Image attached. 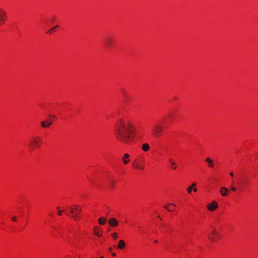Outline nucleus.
<instances>
[{
	"instance_id": "dca6fc26",
	"label": "nucleus",
	"mask_w": 258,
	"mask_h": 258,
	"mask_svg": "<svg viewBox=\"0 0 258 258\" xmlns=\"http://www.w3.org/2000/svg\"><path fill=\"white\" fill-rule=\"evenodd\" d=\"M208 238L210 240L212 241H215L219 238V237H217V236L213 235L212 234H209L208 235Z\"/></svg>"
},
{
	"instance_id": "7ed1b4c3",
	"label": "nucleus",
	"mask_w": 258,
	"mask_h": 258,
	"mask_svg": "<svg viewBox=\"0 0 258 258\" xmlns=\"http://www.w3.org/2000/svg\"><path fill=\"white\" fill-rule=\"evenodd\" d=\"M41 144V139L39 136H36L31 139L30 141V146L32 148H38Z\"/></svg>"
},
{
	"instance_id": "f257e3e1",
	"label": "nucleus",
	"mask_w": 258,
	"mask_h": 258,
	"mask_svg": "<svg viewBox=\"0 0 258 258\" xmlns=\"http://www.w3.org/2000/svg\"><path fill=\"white\" fill-rule=\"evenodd\" d=\"M136 128L131 121L120 120L116 123L115 135L117 139L123 144H127L136 135Z\"/></svg>"
},
{
	"instance_id": "bb28decb",
	"label": "nucleus",
	"mask_w": 258,
	"mask_h": 258,
	"mask_svg": "<svg viewBox=\"0 0 258 258\" xmlns=\"http://www.w3.org/2000/svg\"><path fill=\"white\" fill-rule=\"evenodd\" d=\"M17 217L14 216L12 218V220L13 221H17Z\"/></svg>"
},
{
	"instance_id": "f704fd0d",
	"label": "nucleus",
	"mask_w": 258,
	"mask_h": 258,
	"mask_svg": "<svg viewBox=\"0 0 258 258\" xmlns=\"http://www.w3.org/2000/svg\"><path fill=\"white\" fill-rule=\"evenodd\" d=\"M58 27V26H55V27H54V29H55V28H57Z\"/></svg>"
},
{
	"instance_id": "aec40b11",
	"label": "nucleus",
	"mask_w": 258,
	"mask_h": 258,
	"mask_svg": "<svg viewBox=\"0 0 258 258\" xmlns=\"http://www.w3.org/2000/svg\"><path fill=\"white\" fill-rule=\"evenodd\" d=\"M169 162L171 163V165L173 166H172V168L173 169H175L176 167L175 166L176 163H175V162H174L173 160L171 159L169 160Z\"/></svg>"
},
{
	"instance_id": "c9c22d12",
	"label": "nucleus",
	"mask_w": 258,
	"mask_h": 258,
	"mask_svg": "<svg viewBox=\"0 0 258 258\" xmlns=\"http://www.w3.org/2000/svg\"><path fill=\"white\" fill-rule=\"evenodd\" d=\"M155 243H157L158 242V241L157 240H155Z\"/></svg>"
},
{
	"instance_id": "423d86ee",
	"label": "nucleus",
	"mask_w": 258,
	"mask_h": 258,
	"mask_svg": "<svg viewBox=\"0 0 258 258\" xmlns=\"http://www.w3.org/2000/svg\"><path fill=\"white\" fill-rule=\"evenodd\" d=\"M218 207V204L217 202L213 201L211 204L207 205V209L211 211L215 210Z\"/></svg>"
},
{
	"instance_id": "a211bd4d",
	"label": "nucleus",
	"mask_w": 258,
	"mask_h": 258,
	"mask_svg": "<svg viewBox=\"0 0 258 258\" xmlns=\"http://www.w3.org/2000/svg\"><path fill=\"white\" fill-rule=\"evenodd\" d=\"M106 222V219L104 217H100L98 219V222L100 225H104Z\"/></svg>"
},
{
	"instance_id": "2f4dec72",
	"label": "nucleus",
	"mask_w": 258,
	"mask_h": 258,
	"mask_svg": "<svg viewBox=\"0 0 258 258\" xmlns=\"http://www.w3.org/2000/svg\"><path fill=\"white\" fill-rule=\"evenodd\" d=\"M112 256H115L116 255V253L115 252H113L112 253Z\"/></svg>"
},
{
	"instance_id": "72a5a7b5",
	"label": "nucleus",
	"mask_w": 258,
	"mask_h": 258,
	"mask_svg": "<svg viewBox=\"0 0 258 258\" xmlns=\"http://www.w3.org/2000/svg\"><path fill=\"white\" fill-rule=\"evenodd\" d=\"M122 91H123L124 95H125V92L124 91V90H122Z\"/></svg>"
},
{
	"instance_id": "4be33fe9",
	"label": "nucleus",
	"mask_w": 258,
	"mask_h": 258,
	"mask_svg": "<svg viewBox=\"0 0 258 258\" xmlns=\"http://www.w3.org/2000/svg\"><path fill=\"white\" fill-rule=\"evenodd\" d=\"M111 235L113 239H116L117 238V234L116 233H112Z\"/></svg>"
},
{
	"instance_id": "6e6552de",
	"label": "nucleus",
	"mask_w": 258,
	"mask_h": 258,
	"mask_svg": "<svg viewBox=\"0 0 258 258\" xmlns=\"http://www.w3.org/2000/svg\"><path fill=\"white\" fill-rule=\"evenodd\" d=\"M228 189L225 187H222L221 188L220 192L221 195L223 197L227 196L228 193Z\"/></svg>"
},
{
	"instance_id": "f8f14e48",
	"label": "nucleus",
	"mask_w": 258,
	"mask_h": 258,
	"mask_svg": "<svg viewBox=\"0 0 258 258\" xmlns=\"http://www.w3.org/2000/svg\"><path fill=\"white\" fill-rule=\"evenodd\" d=\"M106 46L108 47L112 46L113 44V40L110 38H108L106 39L105 41Z\"/></svg>"
},
{
	"instance_id": "1a4fd4ad",
	"label": "nucleus",
	"mask_w": 258,
	"mask_h": 258,
	"mask_svg": "<svg viewBox=\"0 0 258 258\" xmlns=\"http://www.w3.org/2000/svg\"><path fill=\"white\" fill-rule=\"evenodd\" d=\"M51 121H42L41 122V125L42 127L47 128L50 126Z\"/></svg>"
},
{
	"instance_id": "c85d7f7f",
	"label": "nucleus",
	"mask_w": 258,
	"mask_h": 258,
	"mask_svg": "<svg viewBox=\"0 0 258 258\" xmlns=\"http://www.w3.org/2000/svg\"><path fill=\"white\" fill-rule=\"evenodd\" d=\"M196 186V184L195 183H192L190 186H192V188H193V187H195Z\"/></svg>"
},
{
	"instance_id": "a878e982",
	"label": "nucleus",
	"mask_w": 258,
	"mask_h": 258,
	"mask_svg": "<svg viewBox=\"0 0 258 258\" xmlns=\"http://www.w3.org/2000/svg\"><path fill=\"white\" fill-rule=\"evenodd\" d=\"M110 184H111L112 186H113L114 185V184H115L114 181L110 180Z\"/></svg>"
},
{
	"instance_id": "7c9ffc66",
	"label": "nucleus",
	"mask_w": 258,
	"mask_h": 258,
	"mask_svg": "<svg viewBox=\"0 0 258 258\" xmlns=\"http://www.w3.org/2000/svg\"><path fill=\"white\" fill-rule=\"evenodd\" d=\"M193 190H194L195 192H196V191H197L198 189H197V188H193Z\"/></svg>"
},
{
	"instance_id": "6ab92c4d",
	"label": "nucleus",
	"mask_w": 258,
	"mask_h": 258,
	"mask_svg": "<svg viewBox=\"0 0 258 258\" xmlns=\"http://www.w3.org/2000/svg\"><path fill=\"white\" fill-rule=\"evenodd\" d=\"M169 206H175V205L173 204V203H170V204H167V205H165L164 206V208L166 209H167L168 211H173V209H170V208H168V207Z\"/></svg>"
},
{
	"instance_id": "20e7f679",
	"label": "nucleus",
	"mask_w": 258,
	"mask_h": 258,
	"mask_svg": "<svg viewBox=\"0 0 258 258\" xmlns=\"http://www.w3.org/2000/svg\"><path fill=\"white\" fill-rule=\"evenodd\" d=\"M70 210V213L72 214L73 217L74 219L78 218L79 214L81 212V209L78 205H75L74 207H68Z\"/></svg>"
},
{
	"instance_id": "9b49d317",
	"label": "nucleus",
	"mask_w": 258,
	"mask_h": 258,
	"mask_svg": "<svg viewBox=\"0 0 258 258\" xmlns=\"http://www.w3.org/2000/svg\"><path fill=\"white\" fill-rule=\"evenodd\" d=\"M100 230H101V229L99 227H95L93 229L94 235L100 237L102 234L100 233Z\"/></svg>"
},
{
	"instance_id": "c756f323",
	"label": "nucleus",
	"mask_w": 258,
	"mask_h": 258,
	"mask_svg": "<svg viewBox=\"0 0 258 258\" xmlns=\"http://www.w3.org/2000/svg\"><path fill=\"white\" fill-rule=\"evenodd\" d=\"M230 175L231 176V177H233L234 176V174L232 172H230Z\"/></svg>"
},
{
	"instance_id": "393cba45",
	"label": "nucleus",
	"mask_w": 258,
	"mask_h": 258,
	"mask_svg": "<svg viewBox=\"0 0 258 258\" xmlns=\"http://www.w3.org/2000/svg\"><path fill=\"white\" fill-rule=\"evenodd\" d=\"M54 28H52V29H51L50 30H49L48 31V32L49 34H51V33L54 31Z\"/></svg>"
},
{
	"instance_id": "39448f33",
	"label": "nucleus",
	"mask_w": 258,
	"mask_h": 258,
	"mask_svg": "<svg viewBox=\"0 0 258 258\" xmlns=\"http://www.w3.org/2000/svg\"><path fill=\"white\" fill-rule=\"evenodd\" d=\"M6 18V12L2 9L0 8V25L4 24Z\"/></svg>"
},
{
	"instance_id": "cd10ccee",
	"label": "nucleus",
	"mask_w": 258,
	"mask_h": 258,
	"mask_svg": "<svg viewBox=\"0 0 258 258\" xmlns=\"http://www.w3.org/2000/svg\"><path fill=\"white\" fill-rule=\"evenodd\" d=\"M58 215L59 216H61L62 215V211L58 210Z\"/></svg>"
},
{
	"instance_id": "412c9836",
	"label": "nucleus",
	"mask_w": 258,
	"mask_h": 258,
	"mask_svg": "<svg viewBox=\"0 0 258 258\" xmlns=\"http://www.w3.org/2000/svg\"><path fill=\"white\" fill-rule=\"evenodd\" d=\"M213 235H215L216 236H217V237H219V234L217 233V232L214 230L212 233Z\"/></svg>"
},
{
	"instance_id": "b1692460",
	"label": "nucleus",
	"mask_w": 258,
	"mask_h": 258,
	"mask_svg": "<svg viewBox=\"0 0 258 258\" xmlns=\"http://www.w3.org/2000/svg\"><path fill=\"white\" fill-rule=\"evenodd\" d=\"M231 190H232V191H236V187H235V186H231Z\"/></svg>"
},
{
	"instance_id": "473e14b6",
	"label": "nucleus",
	"mask_w": 258,
	"mask_h": 258,
	"mask_svg": "<svg viewBox=\"0 0 258 258\" xmlns=\"http://www.w3.org/2000/svg\"><path fill=\"white\" fill-rule=\"evenodd\" d=\"M108 249H109V250L110 251H112V248H111V247H109V248H108Z\"/></svg>"
},
{
	"instance_id": "9d476101",
	"label": "nucleus",
	"mask_w": 258,
	"mask_h": 258,
	"mask_svg": "<svg viewBox=\"0 0 258 258\" xmlns=\"http://www.w3.org/2000/svg\"><path fill=\"white\" fill-rule=\"evenodd\" d=\"M130 155L128 154H125L122 158V160L124 164H127L130 160L128 159Z\"/></svg>"
},
{
	"instance_id": "5701e85b",
	"label": "nucleus",
	"mask_w": 258,
	"mask_h": 258,
	"mask_svg": "<svg viewBox=\"0 0 258 258\" xmlns=\"http://www.w3.org/2000/svg\"><path fill=\"white\" fill-rule=\"evenodd\" d=\"M192 186H188L187 188V192L189 193V194H190L191 191H192Z\"/></svg>"
},
{
	"instance_id": "2eb2a0df",
	"label": "nucleus",
	"mask_w": 258,
	"mask_h": 258,
	"mask_svg": "<svg viewBox=\"0 0 258 258\" xmlns=\"http://www.w3.org/2000/svg\"><path fill=\"white\" fill-rule=\"evenodd\" d=\"M150 149V146L147 143H144L142 145V149L144 151V152H147Z\"/></svg>"
},
{
	"instance_id": "0eeeda50",
	"label": "nucleus",
	"mask_w": 258,
	"mask_h": 258,
	"mask_svg": "<svg viewBox=\"0 0 258 258\" xmlns=\"http://www.w3.org/2000/svg\"><path fill=\"white\" fill-rule=\"evenodd\" d=\"M108 223L110 225V226L114 227L118 225V222L115 218H111L109 220Z\"/></svg>"
},
{
	"instance_id": "f03ea898",
	"label": "nucleus",
	"mask_w": 258,
	"mask_h": 258,
	"mask_svg": "<svg viewBox=\"0 0 258 258\" xmlns=\"http://www.w3.org/2000/svg\"><path fill=\"white\" fill-rule=\"evenodd\" d=\"M163 127L159 124H155L152 128L151 131L153 136L155 138H158L160 137L163 132Z\"/></svg>"
},
{
	"instance_id": "4468645a",
	"label": "nucleus",
	"mask_w": 258,
	"mask_h": 258,
	"mask_svg": "<svg viewBox=\"0 0 258 258\" xmlns=\"http://www.w3.org/2000/svg\"><path fill=\"white\" fill-rule=\"evenodd\" d=\"M125 246V243L122 240H120L118 242V247L119 249H123Z\"/></svg>"
},
{
	"instance_id": "f3484780",
	"label": "nucleus",
	"mask_w": 258,
	"mask_h": 258,
	"mask_svg": "<svg viewBox=\"0 0 258 258\" xmlns=\"http://www.w3.org/2000/svg\"><path fill=\"white\" fill-rule=\"evenodd\" d=\"M206 161L208 163V165L210 167H214V164L213 163V161L209 157H208L206 159Z\"/></svg>"
},
{
	"instance_id": "ddd939ff",
	"label": "nucleus",
	"mask_w": 258,
	"mask_h": 258,
	"mask_svg": "<svg viewBox=\"0 0 258 258\" xmlns=\"http://www.w3.org/2000/svg\"><path fill=\"white\" fill-rule=\"evenodd\" d=\"M133 165L136 169H141V170H144V169L143 166H141L139 164V163L137 162L136 161H135L133 163Z\"/></svg>"
},
{
	"instance_id": "e433bc0d",
	"label": "nucleus",
	"mask_w": 258,
	"mask_h": 258,
	"mask_svg": "<svg viewBox=\"0 0 258 258\" xmlns=\"http://www.w3.org/2000/svg\"><path fill=\"white\" fill-rule=\"evenodd\" d=\"M100 258H104V257H103V256H101V257H100Z\"/></svg>"
}]
</instances>
